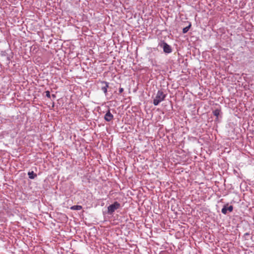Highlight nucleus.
Returning <instances> with one entry per match:
<instances>
[{"label":"nucleus","mask_w":254,"mask_h":254,"mask_svg":"<svg viewBox=\"0 0 254 254\" xmlns=\"http://www.w3.org/2000/svg\"><path fill=\"white\" fill-rule=\"evenodd\" d=\"M52 96V97H53V98H55V97H56V95H54V94H53Z\"/></svg>","instance_id":"obj_13"},{"label":"nucleus","mask_w":254,"mask_h":254,"mask_svg":"<svg viewBox=\"0 0 254 254\" xmlns=\"http://www.w3.org/2000/svg\"><path fill=\"white\" fill-rule=\"evenodd\" d=\"M166 96L167 94H165L162 90H158L156 93L155 97L153 100V103L154 105H158L160 103L165 100Z\"/></svg>","instance_id":"obj_1"},{"label":"nucleus","mask_w":254,"mask_h":254,"mask_svg":"<svg viewBox=\"0 0 254 254\" xmlns=\"http://www.w3.org/2000/svg\"><path fill=\"white\" fill-rule=\"evenodd\" d=\"M190 26H191V24H190L189 26L184 28L183 29V33L184 34L187 33L188 32V31L189 30Z\"/></svg>","instance_id":"obj_10"},{"label":"nucleus","mask_w":254,"mask_h":254,"mask_svg":"<svg viewBox=\"0 0 254 254\" xmlns=\"http://www.w3.org/2000/svg\"><path fill=\"white\" fill-rule=\"evenodd\" d=\"M159 46L163 48V51L165 53L169 54L172 51L171 46L164 41H161L159 43Z\"/></svg>","instance_id":"obj_3"},{"label":"nucleus","mask_w":254,"mask_h":254,"mask_svg":"<svg viewBox=\"0 0 254 254\" xmlns=\"http://www.w3.org/2000/svg\"><path fill=\"white\" fill-rule=\"evenodd\" d=\"M124 91V88H119V93H122Z\"/></svg>","instance_id":"obj_12"},{"label":"nucleus","mask_w":254,"mask_h":254,"mask_svg":"<svg viewBox=\"0 0 254 254\" xmlns=\"http://www.w3.org/2000/svg\"><path fill=\"white\" fill-rule=\"evenodd\" d=\"M121 207V204L117 201H115L112 204L108 207V213L112 214L116 210Z\"/></svg>","instance_id":"obj_2"},{"label":"nucleus","mask_w":254,"mask_h":254,"mask_svg":"<svg viewBox=\"0 0 254 254\" xmlns=\"http://www.w3.org/2000/svg\"><path fill=\"white\" fill-rule=\"evenodd\" d=\"M114 118L113 115L110 112L109 109L104 116V120L107 122L111 121Z\"/></svg>","instance_id":"obj_6"},{"label":"nucleus","mask_w":254,"mask_h":254,"mask_svg":"<svg viewBox=\"0 0 254 254\" xmlns=\"http://www.w3.org/2000/svg\"><path fill=\"white\" fill-rule=\"evenodd\" d=\"M233 206L232 205L228 206V204H227L226 205H224L221 210V212L223 214H226L228 211L231 212L233 211Z\"/></svg>","instance_id":"obj_5"},{"label":"nucleus","mask_w":254,"mask_h":254,"mask_svg":"<svg viewBox=\"0 0 254 254\" xmlns=\"http://www.w3.org/2000/svg\"><path fill=\"white\" fill-rule=\"evenodd\" d=\"M45 93H46V96L48 98H50L51 97V95H50V91H46L45 92Z\"/></svg>","instance_id":"obj_11"},{"label":"nucleus","mask_w":254,"mask_h":254,"mask_svg":"<svg viewBox=\"0 0 254 254\" xmlns=\"http://www.w3.org/2000/svg\"><path fill=\"white\" fill-rule=\"evenodd\" d=\"M220 112H221L220 110L215 109L214 111H213V114L217 118H218V116L220 113Z\"/></svg>","instance_id":"obj_9"},{"label":"nucleus","mask_w":254,"mask_h":254,"mask_svg":"<svg viewBox=\"0 0 254 254\" xmlns=\"http://www.w3.org/2000/svg\"><path fill=\"white\" fill-rule=\"evenodd\" d=\"M28 177L31 179H34L37 177V174L34 173L33 171L29 172L28 173Z\"/></svg>","instance_id":"obj_7"},{"label":"nucleus","mask_w":254,"mask_h":254,"mask_svg":"<svg viewBox=\"0 0 254 254\" xmlns=\"http://www.w3.org/2000/svg\"><path fill=\"white\" fill-rule=\"evenodd\" d=\"M82 206L81 205H73L70 207V209L74 210H80L82 209Z\"/></svg>","instance_id":"obj_8"},{"label":"nucleus","mask_w":254,"mask_h":254,"mask_svg":"<svg viewBox=\"0 0 254 254\" xmlns=\"http://www.w3.org/2000/svg\"><path fill=\"white\" fill-rule=\"evenodd\" d=\"M98 83L101 85V90L103 91L104 94L106 96L107 95V89L109 88V83L105 81H99Z\"/></svg>","instance_id":"obj_4"}]
</instances>
